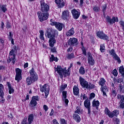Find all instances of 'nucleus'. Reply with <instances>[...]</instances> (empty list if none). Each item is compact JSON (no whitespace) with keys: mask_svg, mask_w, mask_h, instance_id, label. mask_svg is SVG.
I'll use <instances>...</instances> for the list:
<instances>
[{"mask_svg":"<svg viewBox=\"0 0 124 124\" xmlns=\"http://www.w3.org/2000/svg\"><path fill=\"white\" fill-rule=\"evenodd\" d=\"M47 38H49L48 43L50 47H54L56 44V40L55 39L56 36H58L59 32L56 30L53 29V28H47L46 30Z\"/></svg>","mask_w":124,"mask_h":124,"instance_id":"1","label":"nucleus"},{"mask_svg":"<svg viewBox=\"0 0 124 124\" xmlns=\"http://www.w3.org/2000/svg\"><path fill=\"white\" fill-rule=\"evenodd\" d=\"M30 76L26 78V84L27 86H31V84H33L38 80V75L34 71V68H32L29 71Z\"/></svg>","mask_w":124,"mask_h":124,"instance_id":"2","label":"nucleus"},{"mask_svg":"<svg viewBox=\"0 0 124 124\" xmlns=\"http://www.w3.org/2000/svg\"><path fill=\"white\" fill-rule=\"evenodd\" d=\"M79 82L80 86H82V88L87 89V90H93V89H94V87H95V85L91 83H89V82L86 81V79L81 77H79Z\"/></svg>","mask_w":124,"mask_h":124,"instance_id":"3","label":"nucleus"},{"mask_svg":"<svg viewBox=\"0 0 124 124\" xmlns=\"http://www.w3.org/2000/svg\"><path fill=\"white\" fill-rule=\"evenodd\" d=\"M83 98V100L86 99L85 101L84 102V106L88 110V114L89 116H91V113L92 111L91 110V101L89 100L87 95L85 94L81 93L80 96V99H82Z\"/></svg>","mask_w":124,"mask_h":124,"instance_id":"4","label":"nucleus"},{"mask_svg":"<svg viewBox=\"0 0 124 124\" xmlns=\"http://www.w3.org/2000/svg\"><path fill=\"white\" fill-rule=\"evenodd\" d=\"M55 71H57V73L61 79H62L63 77L65 78L67 76H70V72L64 70L61 66H57V68H55Z\"/></svg>","mask_w":124,"mask_h":124,"instance_id":"5","label":"nucleus"},{"mask_svg":"<svg viewBox=\"0 0 124 124\" xmlns=\"http://www.w3.org/2000/svg\"><path fill=\"white\" fill-rule=\"evenodd\" d=\"M40 89L42 93H45V98H47L50 92L49 85L46 84L44 85H42L40 84Z\"/></svg>","mask_w":124,"mask_h":124,"instance_id":"6","label":"nucleus"},{"mask_svg":"<svg viewBox=\"0 0 124 124\" xmlns=\"http://www.w3.org/2000/svg\"><path fill=\"white\" fill-rule=\"evenodd\" d=\"M40 5H41V11L43 13H48L49 11V9L50 8V6L49 5L46 3L45 1L44 0H41L40 1Z\"/></svg>","mask_w":124,"mask_h":124,"instance_id":"7","label":"nucleus"},{"mask_svg":"<svg viewBox=\"0 0 124 124\" xmlns=\"http://www.w3.org/2000/svg\"><path fill=\"white\" fill-rule=\"evenodd\" d=\"M14 49H12L9 53V57L7 59V63H10L12 62L13 63V64H15V62H16V54L14 53L15 52Z\"/></svg>","mask_w":124,"mask_h":124,"instance_id":"8","label":"nucleus"},{"mask_svg":"<svg viewBox=\"0 0 124 124\" xmlns=\"http://www.w3.org/2000/svg\"><path fill=\"white\" fill-rule=\"evenodd\" d=\"M38 17L39 18V21L40 22H43V21H46L49 17V14L48 13H41V12H38L37 13Z\"/></svg>","mask_w":124,"mask_h":124,"instance_id":"9","label":"nucleus"},{"mask_svg":"<svg viewBox=\"0 0 124 124\" xmlns=\"http://www.w3.org/2000/svg\"><path fill=\"white\" fill-rule=\"evenodd\" d=\"M34 116L33 115V114H31L29 115L28 117L27 116H25L24 117V119L21 121L20 124H32V122H33V118ZM28 121V122H27Z\"/></svg>","mask_w":124,"mask_h":124,"instance_id":"10","label":"nucleus"},{"mask_svg":"<svg viewBox=\"0 0 124 124\" xmlns=\"http://www.w3.org/2000/svg\"><path fill=\"white\" fill-rule=\"evenodd\" d=\"M39 101V96L36 95L32 97V99L29 104V105L32 109L34 108L35 106L37 105V102Z\"/></svg>","mask_w":124,"mask_h":124,"instance_id":"11","label":"nucleus"},{"mask_svg":"<svg viewBox=\"0 0 124 124\" xmlns=\"http://www.w3.org/2000/svg\"><path fill=\"white\" fill-rule=\"evenodd\" d=\"M108 53L111 57H112L113 59L115 60V61H117V62L118 63H121L122 62V61H121V59H120V57L117 55V53H116V51H115V49H112L110 50H109Z\"/></svg>","mask_w":124,"mask_h":124,"instance_id":"12","label":"nucleus"},{"mask_svg":"<svg viewBox=\"0 0 124 124\" xmlns=\"http://www.w3.org/2000/svg\"><path fill=\"white\" fill-rule=\"evenodd\" d=\"M106 21L107 23H108L112 26L113 24L119 22V18L118 17L113 16L111 18L110 16H107L106 17Z\"/></svg>","mask_w":124,"mask_h":124,"instance_id":"13","label":"nucleus"},{"mask_svg":"<svg viewBox=\"0 0 124 124\" xmlns=\"http://www.w3.org/2000/svg\"><path fill=\"white\" fill-rule=\"evenodd\" d=\"M96 36L100 38L106 40V41H109V37L106 34L103 32V31H98L96 32Z\"/></svg>","mask_w":124,"mask_h":124,"instance_id":"14","label":"nucleus"},{"mask_svg":"<svg viewBox=\"0 0 124 124\" xmlns=\"http://www.w3.org/2000/svg\"><path fill=\"white\" fill-rule=\"evenodd\" d=\"M71 13L73 15V19L75 20H77L79 17H80V15L81 14V12L79 10L77 11L76 9H74L71 11Z\"/></svg>","mask_w":124,"mask_h":124,"instance_id":"15","label":"nucleus"},{"mask_svg":"<svg viewBox=\"0 0 124 124\" xmlns=\"http://www.w3.org/2000/svg\"><path fill=\"white\" fill-rule=\"evenodd\" d=\"M87 57L89 64L90 65H94V59H93V55H92V53H91V52H89L87 53Z\"/></svg>","mask_w":124,"mask_h":124,"instance_id":"16","label":"nucleus"},{"mask_svg":"<svg viewBox=\"0 0 124 124\" xmlns=\"http://www.w3.org/2000/svg\"><path fill=\"white\" fill-rule=\"evenodd\" d=\"M55 3L57 4L58 8H62L65 5V2L63 0H55Z\"/></svg>","mask_w":124,"mask_h":124,"instance_id":"17","label":"nucleus"},{"mask_svg":"<svg viewBox=\"0 0 124 124\" xmlns=\"http://www.w3.org/2000/svg\"><path fill=\"white\" fill-rule=\"evenodd\" d=\"M67 91H62V99L63 101H64L65 103V105L67 106L68 105V102H69V101L68 99H66L67 95Z\"/></svg>","mask_w":124,"mask_h":124,"instance_id":"18","label":"nucleus"},{"mask_svg":"<svg viewBox=\"0 0 124 124\" xmlns=\"http://www.w3.org/2000/svg\"><path fill=\"white\" fill-rule=\"evenodd\" d=\"M117 97L118 99H121L120 102V107L122 108V109H124V95H122L120 94H118L117 95Z\"/></svg>","mask_w":124,"mask_h":124,"instance_id":"19","label":"nucleus"},{"mask_svg":"<svg viewBox=\"0 0 124 124\" xmlns=\"http://www.w3.org/2000/svg\"><path fill=\"white\" fill-rule=\"evenodd\" d=\"M78 41V39L77 38H72L68 41V44L69 46H74V45L77 46V44L76 43H77Z\"/></svg>","mask_w":124,"mask_h":124,"instance_id":"20","label":"nucleus"},{"mask_svg":"<svg viewBox=\"0 0 124 124\" xmlns=\"http://www.w3.org/2000/svg\"><path fill=\"white\" fill-rule=\"evenodd\" d=\"M105 113L106 115L108 116L109 118H111V119L115 117V114H114L113 111L111 112L107 107H106L105 108Z\"/></svg>","mask_w":124,"mask_h":124,"instance_id":"21","label":"nucleus"},{"mask_svg":"<svg viewBox=\"0 0 124 124\" xmlns=\"http://www.w3.org/2000/svg\"><path fill=\"white\" fill-rule=\"evenodd\" d=\"M62 18L63 20H66L67 19V18H69V12L68 10L63 11L62 13Z\"/></svg>","mask_w":124,"mask_h":124,"instance_id":"22","label":"nucleus"},{"mask_svg":"<svg viewBox=\"0 0 124 124\" xmlns=\"http://www.w3.org/2000/svg\"><path fill=\"white\" fill-rule=\"evenodd\" d=\"M100 103L98 100L95 101L93 100L92 103L93 107H95L96 110H98V107H99Z\"/></svg>","mask_w":124,"mask_h":124,"instance_id":"23","label":"nucleus"},{"mask_svg":"<svg viewBox=\"0 0 124 124\" xmlns=\"http://www.w3.org/2000/svg\"><path fill=\"white\" fill-rule=\"evenodd\" d=\"M73 119L77 123L81 122V118L78 114H74L73 115Z\"/></svg>","mask_w":124,"mask_h":124,"instance_id":"24","label":"nucleus"},{"mask_svg":"<svg viewBox=\"0 0 124 124\" xmlns=\"http://www.w3.org/2000/svg\"><path fill=\"white\" fill-rule=\"evenodd\" d=\"M7 86L8 87L9 90V93L10 94H11V93H13L15 92L14 89H13V87L11 86V84H10V82H7Z\"/></svg>","mask_w":124,"mask_h":124,"instance_id":"25","label":"nucleus"},{"mask_svg":"<svg viewBox=\"0 0 124 124\" xmlns=\"http://www.w3.org/2000/svg\"><path fill=\"white\" fill-rule=\"evenodd\" d=\"M80 92L78 86L75 85L73 88V93L75 95H78L79 94V92Z\"/></svg>","mask_w":124,"mask_h":124,"instance_id":"26","label":"nucleus"},{"mask_svg":"<svg viewBox=\"0 0 124 124\" xmlns=\"http://www.w3.org/2000/svg\"><path fill=\"white\" fill-rule=\"evenodd\" d=\"M62 27H63V24L60 22H57L55 25V27L59 31H62Z\"/></svg>","mask_w":124,"mask_h":124,"instance_id":"27","label":"nucleus"},{"mask_svg":"<svg viewBox=\"0 0 124 124\" xmlns=\"http://www.w3.org/2000/svg\"><path fill=\"white\" fill-rule=\"evenodd\" d=\"M74 28H72L66 32V35H67V36H71V35H73V34H74Z\"/></svg>","mask_w":124,"mask_h":124,"instance_id":"28","label":"nucleus"},{"mask_svg":"<svg viewBox=\"0 0 124 124\" xmlns=\"http://www.w3.org/2000/svg\"><path fill=\"white\" fill-rule=\"evenodd\" d=\"M6 6V4H0V9L2 11V12H3V13H5V12L7 11Z\"/></svg>","mask_w":124,"mask_h":124,"instance_id":"29","label":"nucleus"},{"mask_svg":"<svg viewBox=\"0 0 124 124\" xmlns=\"http://www.w3.org/2000/svg\"><path fill=\"white\" fill-rule=\"evenodd\" d=\"M3 95H4V93H3V85L2 84H0V96L1 98H3Z\"/></svg>","mask_w":124,"mask_h":124,"instance_id":"30","label":"nucleus"},{"mask_svg":"<svg viewBox=\"0 0 124 124\" xmlns=\"http://www.w3.org/2000/svg\"><path fill=\"white\" fill-rule=\"evenodd\" d=\"M49 62H58V58L55 57V56L53 55V54L51 55V56L49 57Z\"/></svg>","mask_w":124,"mask_h":124,"instance_id":"31","label":"nucleus"},{"mask_svg":"<svg viewBox=\"0 0 124 124\" xmlns=\"http://www.w3.org/2000/svg\"><path fill=\"white\" fill-rule=\"evenodd\" d=\"M66 59L68 60H71L72 59H74L75 58V56L74 55V53H68L67 54L66 56Z\"/></svg>","mask_w":124,"mask_h":124,"instance_id":"32","label":"nucleus"},{"mask_svg":"<svg viewBox=\"0 0 124 124\" xmlns=\"http://www.w3.org/2000/svg\"><path fill=\"white\" fill-rule=\"evenodd\" d=\"M40 32V39H41V40H45V38H44V31H43V30H40L39 31Z\"/></svg>","mask_w":124,"mask_h":124,"instance_id":"33","label":"nucleus"},{"mask_svg":"<svg viewBox=\"0 0 124 124\" xmlns=\"http://www.w3.org/2000/svg\"><path fill=\"white\" fill-rule=\"evenodd\" d=\"M79 73L81 74V75H84V74L86 73L85 68H84L83 66H81L79 69Z\"/></svg>","mask_w":124,"mask_h":124,"instance_id":"34","label":"nucleus"},{"mask_svg":"<svg viewBox=\"0 0 124 124\" xmlns=\"http://www.w3.org/2000/svg\"><path fill=\"white\" fill-rule=\"evenodd\" d=\"M67 87V84H62L60 88V93H62V92H64V90Z\"/></svg>","mask_w":124,"mask_h":124,"instance_id":"35","label":"nucleus"},{"mask_svg":"<svg viewBox=\"0 0 124 124\" xmlns=\"http://www.w3.org/2000/svg\"><path fill=\"white\" fill-rule=\"evenodd\" d=\"M16 75L22 76V70L19 68H16Z\"/></svg>","mask_w":124,"mask_h":124,"instance_id":"36","label":"nucleus"},{"mask_svg":"<svg viewBox=\"0 0 124 124\" xmlns=\"http://www.w3.org/2000/svg\"><path fill=\"white\" fill-rule=\"evenodd\" d=\"M15 80L16 81H17V83H19L20 80H22V76L16 75Z\"/></svg>","mask_w":124,"mask_h":124,"instance_id":"37","label":"nucleus"},{"mask_svg":"<svg viewBox=\"0 0 124 124\" xmlns=\"http://www.w3.org/2000/svg\"><path fill=\"white\" fill-rule=\"evenodd\" d=\"M106 82V81L105 80V79L102 78H101L100 81L99 82V85H100L102 87H103V85H104V84H105Z\"/></svg>","mask_w":124,"mask_h":124,"instance_id":"38","label":"nucleus"},{"mask_svg":"<svg viewBox=\"0 0 124 124\" xmlns=\"http://www.w3.org/2000/svg\"><path fill=\"white\" fill-rule=\"evenodd\" d=\"M93 11L97 13V12H99L100 11V9L98 7V6L96 5H94L93 7Z\"/></svg>","mask_w":124,"mask_h":124,"instance_id":"39","label":"nucleus"},{"mask_svg":"<svg viewBox=\"0 0 124 124\" xmlns=\"http://www.w3.org/2000/svg\"><path fill=\"white\" fill-rule=\"evenodd\" d=\"M84 56H87V48L85 47H80Z\"/></svg>","mask_w":124,"mask_h":124,"instance_id":"40","label":"nucleus"},{"mask_svg":"<svg viewBox=\"0 0 124 124\" xmlns=\"http://www.w3.org/2000/svg\"><path fill=\"white\" fill-rule=\"evenodd\" d=\"M100 50L101 51V53H103V52H104V51H105V46H104V44L100 45Z\"/></svg>","mask_w":124,"mask_h":124,"instance_id":"41","label":"nucleus"},{"mask_svg":"<svg viewBox=\"0 0 124 124\" xmlns=\"http://www.w3.org/2000/svg\"><path fill=\"white\" fill-rule=\"evenodd\" d=\"M106 9H107V4H105L102 6V12H106Z\"/></svg>","mask_w":124,"mask_h":124,"instance_id":"42","label":"nucleus"},{"mask_svg":"<svg viewBox=\"0 0 124 124\" xmlns=\"http://www.w3.org/2000/svg\"><path fill=\"white\" fill-rule=\"evenodd\" d=\"M77 110L75 111V114H79V115H81L82 114V110L78 108H77Z\"/></svg>","mask_w":124,"mask_h":124,"instance_id":"43","label":"nucleus"},{"mask_svg":"<svg viewBox=\"0 0 124 124\" xmlns=\"http://www.w3.org/2000/svg\"><path fill=\"white\" fill-rule=\"evenodd\" d=\"M101 92H108V89L107 88V87L104 86L101 87Z\"/></svg>","mask_w":124,"mask_h":124,"instance_id":"44","label":"nucleus"},{"mask_svg":"<svg viewBox=\"0 0 124 124\" xmlns=\"http://www.w3.org/2000/svg\"><path fill=\"white\" fill-rule=\"evenodd\" d=\"M111 94L112 95H113V96L114 97H115L116 96V95H117V92H116V90L112 89V91H111Z\"/></svg>","mask_w":124,"mask_h":124,"instance_id":"45","label":"nucleus"},{"mask_svg":"<svg viewBox=\"0 0 124 124\" xmlns=\"http://www.w3.org/2000/svg\"><path fill=\"white\" fill-rule=\"evenodd\" d=\"M95 96V94L94 93H92L90 94L89 99H93V98H94Z\"/></svg>","mask_w":124,"mask_h":124,"instance_id":"46","label":"nucleus"},{"mask_svg":"<svg viewBox=\"0 0 124 124\" xmlns=\"http://www.w3.org/2000/svg\"><path fill=\"white\" fill-rule=\"evenodd\" d=\"M112 74H113L114 76H118V71H117V69H114L113 70Z\"/></svg>","mask_w":124,"mask_h":124,"instance_id":"47","label":"nucleus"},{"mask_svg":"<svg viewBox=\"0 0 124 124\" xmlns=\"http://www.w3.org/2000/svg\"><path fill=\"white\" fill-rule=\"evenodd\" d=\"M114 114L115 115L114 116L115 117H117V116H118V115H119V110H114V111H113Z\"/></svg>","mask_w":124,"mask_h":124,"instance_id":"48","label":"nucleus"},{"mask_svg":"<svg viewBox=\"0 0 124 124\" xmlns=\"http://www.w3.org/2000/svg\"><path fill=\"white\" fill-rule=\"evenodd\" d=\"M6 26V29H10V28H11V24L8 21L7 22Z\"/></svg>","mask_w":124,"mask_h":124,"instance_id":"49","label":"nucleus"},{"mask_svg":"<svg viewBox=\"0 0 124 124\" xmlns=\"http://www.w3.org/2000/svg\"><path fill=\"white\" fill-rule=\"evenodd\" d=\"M117 83H122L124 82V78H119V79H117L116 80Z\"/></svg>","mask_w":124,"mask_h":124,"instance_id":"50","label":"nucleus"},{"mask_svg":"<svg viewBox=\"0 0 124 124\" xmlns=\"http://www.w3.org/2000/svg\"><path fill=\"white\" fill-rule=\"evenodd\" d=\"M9 39H12L13 38V34H12V32H9V34L8 35Z\"/></svg>","mask_w":124,"mask_h":124,"instance_id":"51","label":"nucleus"},{"mask_svg":"<svg viewBox=\"0 0 124 124\" xmlns=\"http://www.w3.org/2000/svg\"><path fill=\"white\" fill-rule=\"evenodd\" d=\"M51 52L57 53V48L54 47L53 48H51Z\"/></svg>","mask_w":124,"mask_h":124,"instance_id":"52","label":"nucleus"},{"mask_svg":"<svg viewBox=\"0 0 124 124\" xmlns=\"http://www.w3.org/2000/svg\"><path fill=\"white\" fill-rule=\"evenodd\" d=\"M60 122L61 124H66V121L64 119H61L60 120Z\"/></svg>","mask_w":124,"mask_h":124,"instance_id":"53","label":"nucleus"},{"mask_svg":"<svg viewBox=\"0 0 124 124\" xmlns=\"http://www.w3.org/2000/svg\"><path fill=\"white\" fill-rule=\"evenodd\" d=\"M115 124H120V119L118 118H115Z\"/></svg>","mask_w":124,"mask_h":124,"instance_id":"54","label":"nucleus"},{"mask_svg":"<svg viewBox=\"0 0 124 124\" xmlns=\"http://www.w3.org/2000/svg\"><path fill=\"white\" fill-rule=\"evenodd\" d=\"M43 108L45 111V112L47 111V110H48V109H49V108H48V106H47V105H44L43 106Z\"/></svg>","mask_w":124,"mask_h":124,"instance_id":"55","label":"nucleus"},{"mask_svg":"<svg viewBox=\"0 0 124 124\" xmlns=\"http://www.w3.org/2000/svg\"><path fill=\"white\" fill-rule=\"evenodd\" d=\"M73 50V47H72V46H70V47L69 48L67 49V52H72V51Z\"/></svg>","mask_w":124,"mask_h":124,"instance_id":"56","label":"nucleus"},{"mask_svg":"<svg viewBox=\"0 0 124 124\" xmlns=\"http://www.w3.org/2000/svg\"><path fill=\"white\" fill-rule=\"evenodd\" d=\"M57 22L56 21H53V22H51L50 23V26H55L57 25Z\"/></svg>","mask_w":124,"mask_h":124,"instance_id":"57","label":"nucleus"},{"mask_svg":"<svg viewBox=\"0 0 124 124\" xmlns=\"http://www.w3.org/2000/svg\"><path fill=\"white\" fill-rule=\"evenodd\" d=\"M124 88V87H123V85L122 84H120L119 85V91L120 92H122L123 91V89Z\"/></svg>","mask_w":124,"mask_h":124,"instance_id":"58","label":"nucleus"},{"mask_svg":"<svg viewBox=\"0 0 124 124\" xmlns=\"http://www.w3.org/2000/svg\"><path fill=\"white\" fill-rule=\"evenodd\" d=\"M4 27V23H3V22H1V26L0 28L2 30H3Z\"/></svg>","mask_w":124,"mask_h":124,"instance_id":"59","label":"nucleus"},{"mask_svg":"<svg viewBox=\"0 0 124 124\" xmlns=\"http://www.w3.org/2000/svg\"><path fill=\"white\" fill-rule=\"evenodd\" d=\"M53 114H54V109H51V112L49 113V116H50V117H52V116H53Z\"/></svg>","mask_w":124,"mask_h":124,"instance_id":"60","label":"nucleus"},{"mask_svg":"<svg viewBox=\"0 0 124 124\" xmlns=\"http://www.w3.org/2000/svg\"><path fill=\"white\" fill-rule=\"evenodd\" d=\"M28 66H29V63L28 62L25 63L24 65V68H27V67H28Z\"/></svg>","mask_w":124,"mask_h":124,"instance_id":"61","label":"nucleus"},{"mask_svg":"<svg viewBox=\"0 0 124 124\" xmlns=\"http://www.w3.org/2000/svg\"><path fill=\"white\" fill-rule=\"evenodd\" d=\"M79 2H80V5L81 6H83V4L84 3V0H79Z\"/></svg>","mask_w":124,"mask_h":124,"instance_id":"62","label":"nucleus"},{"mask_svg":"<svg viewBox=\"0 0 124 124\" xmlns=\"http://www.w3.org/2000/svg\"><path fill=\"white\" fill-rule=\"evenodd\" d=\"M8 118H10L12 120L13 119V116L12 115V113H10V115H8Z\"/></svg>","mask_w":124,"mask_h":124,"instance_id":"63","label":"nucleus"},{"mask_svg":"<svg viewBox=\"0 0 124 124\" xmlns=\"http://www.w3.org/2000/svg\"><path fill=\"white\" fill-rule=\"evenodd\" d=\"M30 99V95L27 94L25 98V100H29Z\"/></svg>","mask_w":124,"mask_h":124,"instance_id":"64","label":"nucleus"}]
</instances>
